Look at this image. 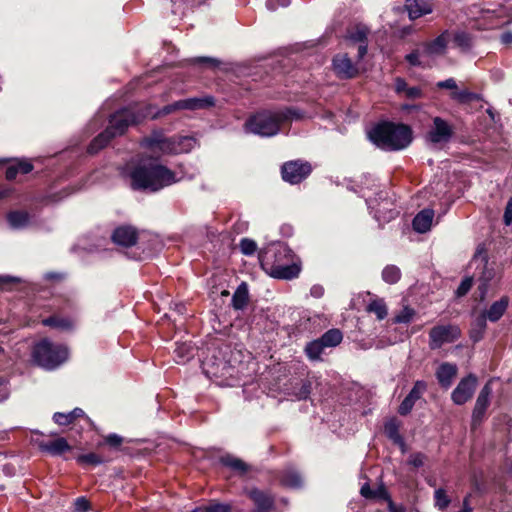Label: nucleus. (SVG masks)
I'll return each mask as SVG.
<instances>
[{"instance_id": "f257e3e1", "label": "nucleus", "mask_w": 512, "mask_h": 512, "mask_svg": "<svg viewBox=\"0 0 512 512\" xmlns=\"http://www.w3.org/2000/svg\"><path fill=\"white\" fill-rule=\"evenodd\" d=\"M133 189L158 191L175 183L174 172L156 162H141L130 174Z\"/></svg>"}, {"instance_id": "f03ea898", "label": "nucleus", "mask_w": 512, "mask_h": 512, "mask_svg": "<svg viewBox=\"0 0 512 512\" xmlns=\"http://www.w3.org/2000/svg\"><path fill=\"white\" fill-rule=\"evenodd\" d=\"M369 138L384 150L396 151L409 146L412 142V130L404 124L384 122L369 132Z\"/></svg>"}, {"instance_id": "7ed1b4c3", "label": "nucleus", "mask_w": 512, "mask_h": 512, "mask_svg": "<svg viewBox=\"0 0 512 512\" xmlns=\"http://www.w3.org/2000/svg\"><path fill=\"white\" fill-rule=\"evenodd\" d=\"M289 117L290 111H262L249 118L245 129L262 137H271L278 133L280 125Z\"/></svg>"}, {"instance_id": "20e7f679", "label": "nucleus", "mask_w": 512, "mask_h": 512, "mask_svg": "<svg viewBox=\"0 0 512 512\" xmlns=\"http://www.w3.org/2000/svg\"><path fill=\"white\" fill-rule=\"evenodd\" d=\"M32 356L37 365L47 370H53L66 361L68 351L66 347L54 345L44 339L34 346Z\"/></svg>"}, {"instance_id": "39448f33", "label": "nucleus", "mask_w": 512, "mask_h": 512, "mask_svg": "<svg viewBox=\"0 0 512 512\" xmlns=\"http://www.w3.org/2000/svg\"><path fill=\"white\" fill-rule=\"evenodd\" d=\"M146 117L155 118L150 107H146L145 111H135L133 108H125L111 116L107 128L110 129L115 136L122 135L129 125L138 123Z\"/></svg>"}, {"instance_id": "423d86ee", "label": "nucleus", "mask_w": 512, "mask_h": 512, "mask_svg": "<svg viewBox=\"0 0 512 512\" xmlns=\"http://www.w3.org/2000/svg\"><path fill=\"white\" fill-rule=\"evenodd\" d=\"M290 256L285 246H279L275 251V261L269 268V275L276 279L291 280L297 278L301 267L297 263H284L282 258Z\"/></svg>"}, {"instance_id": "0eeeda50", "label": "nucleus", "mask_w": 512, "mask_h": 512, "mask_svg": "<svg viewBox=\"0 0 512 512\" xmlns=\"http://www.w3.org/2000/svg\"><path fill=\"white\" fill-rule=\"evenodd\" d=\"M461 336L457 325H436L429 331V347L432 350L441 348L444 344L453 343Z\"/></svg>"}, {"instance_id": "6e6552de", "label": "nucleus", "mask_w": 512, "mask_h": 512, "mask_svg": "<svg viewBox=\"0 0 512 512\" xmlns=\"http://www.w3.org/2000/svg\"><path fill=\"white\" fill-rule=\"evenodd\" d=\"M453 134L454 130L450 123L441 117H434L426 134V141L432 146L443 145L451 140Z\"/></svg>"}, {"instance_id": "1a4fd4ad", "label": "nucleus", "mask_w": 512, "mask_h": 512, "mask_svg": "<svg viewBox=\"0 0 512 512\" xmlns=\"http://www.w3.org/2000/svg\"><path fill=\"white\" fill-rule=\"evenodd\" d=\"M282 178L291 184H297L311 173V165L299 160L290 161L282 166Z\"/></svg>"}, {"instance_id": "9d476101", "label": "nucleus", "mask_w": 512, "mask_h": 512, "mask_svg": "<svg viewBox=\"0 0 512 512\" xmlns=\"http://www.w3.org/2000/svg\"><path fill=\"white\" fill-rule=\"evenodd\" d=\"M477 386V378L470 374L463 378L451 394L452 401L456 405H462L471 399Z\"/></svg>"}, {"instance_id": "9b49d317", "label": "nucleus", "mask_w": 512, "mask_h": 512, "mask_svg": "<svg viewBox=\"0 0 512 512\" xmlns=\"http://www.w3.org/2000/svg\"><path fill=\"white\" fill-rule=\"evenodd\" d=\"M471 263L476 265L477 269H481L478 280L481 282L479 290L481 291V298H483L487 292L488 283L495 276V270L493 267L489 266L488 260L484 255H475Z\"/></svg>"}, {"instance_id": "f8f14e48", "label": "nucleus", "mask_w": 512, "mask_h": 512, "mask_svg": "<svg viewBox=\"0 0 512 512\" xmlns=\"http://www.w3.org/2000/svg\"><path fill=\"white\" fill-rule=\"evenodd\" d=\"M492 394V388L490 385V382L486 383L483 388L481 389L477 399L476 403L473 409L472 413V426L475 427L477 424H479L484 416L485 412L489 406V399Z\"/></svg>"}, {"instance_id": "ddd939ff", "label": "nucleus", "mask_w": 512, "mask_h": 512, "mask_svg": "<svg viewBox=\"0 0 512 512\" xmlns=\"http://www.w3.org/2000/svg\"><path fill=\"white\" fill-rule=\"evenodd\" d=\"M333 69L341 79H351L358 75V68L352 63L347 54H339L333 58Z\"/></svg>"}, {"instance_id": "4468645a", "label": "nucleus", "mask_w": 512, "mask_h": 512, "mask_svg": "<svg viewBox=\"0 0 512 512\" xmlns=\"http://www.w3.org/2000/svg\"><path fill=\"white\" fill-rule=\"evenodd\" d=\"M427 390V384L424 381L418 380L415 382L412 390L409 394L404 398L402 403L398 408V412L401 415H407L413 409V406L417 400H419L422 395Z\"/></svg>"}, {"instance_id": "2eb2a0df", "label": "nucleus", "mask_w": 512, "mask_h": 512, "mask_svg": "<svg viewBox=\"0 0 512 512\" xmlns=\"http://www.w3.org/2000/svg\"><path fill=\"white\" fill-rule=\"evenodd\" d=\"M146 145L151 148V150L156 152H161L164 154H177L176 153V140L174 137L164 138L161 136H152L146 139Z\"/></svg>"}, {"instance_id": "dca6fc26", "label": "nucleus", "mask_w": 512, "mask_h": 512, "mask_svg": "<svg viewBox=\"0 0 512 512\" xmlns=\"http://www.w3.org/2000/svg\"><path fill=\"white\" fill-rule=\"evenodd\" d=\"M112 239L118 245L130 247L136 244L137 231L131 226H121L115 229Z\"/></svg>"}, {"instance_id": "f3484780", "label": "nucleus", "mask_w": 512, "mask_h": 512, "mask_svg": "<svg viewBox=\"0 0 512 512\" xmlns=\"http://www.w3.org/2000/svg\"><path fill=\"white\" fill-rule=\"evenodd\" d=\"M448 32L445 31L431 42H427L423 47V54L427 56H440L446 52L448 44Z\"/></svg>"}, {"instance_id": "a211bd4d", "label": "nucleus", "mask_w": 512, "mask_h": 512, "mask_svg": "<svg viewBox=\"0 0 512 512\" xmlns=\"http://www.w3.org/2000/svg\"><path fill=\"white\" fill-rule=\"evenodd\" d=\"M405 9L409 18L415 20L432 12V5L425 0H406Z\"/></svg>"}, {"instance_id": "6ab92c4d", "label": "nucleus", "mask_w": 512, "mask_h": 512, "mask_svg": "<svg viewBox=\"0 0 512 512\" xmlns=\"http://www.w3.org/2000/svg\"><path fill=\"white\" fill-rule=\"evenodd\" d=\"M248 495L256 505L257 512H268L272 509L274 499L271 495L258 489H251Z\"/></svg>"}, {"instance_id": "aec40b11", "label": "nucleus", "mask_w": 512, "mask_h": 512, "mask_svg": "<svg viewBox=\"0 0 512 512\" xmlns=\"http://www.w3.org/2000/svg\"><path fill=\"white\" fill-rule=\"evenodd\" d=\"M39 448L43 452H47L53 456H58L64 453L65 451H69L71 446L68 444L65 438H57L52 441H41L39 442Z\"/></svg>"}, {"instance_id": "412c9836", "label": "nucleus", "mask_w": 512, "mask_h": 512, "mask_svg": "<svg viewBox=\"0 0 512 512\" xmlns=\"http://www.w3.org/2000/svg\"><path fill=\"white\" fill-rule=\"evenodd\" d=\"M508 305H509V298L507 296H503L499 300L492 303V305L481 314L487 320H489L491 322H496L503 316Z\"/></svg>"}, {"instance_id": "4be33fe9", "label": "nucleus", "mask_w": 512, "mask_h": 512, "mask_svg": "<svg viewBox=\"0 0 512 512\" xmlns=\"http://www.w3.org/2000/svg\"><path fill=\"white\" fill-rule=\"evenodd\" d=\"M434 211L431 209H424L420 211L413 219V228L419 233H425L431 228Z\"/></svg>"}, {"instance_id": "5701e85b", "label": "nucleus", "mask_w": 512, "mask_h": 512, "mask_svg": "<svg viewBox=\"0 0 512 512\" xmlns=\"http://www.w3.org/2000/svg\"><path fill=\"white\" fill-rule=\"evenodd\" d=\"M457 368L450 363H443L436 372V377L441 386L448 388L456 376Z\"/></svg>"}, {"instance_id": "b1692460", "label": "nucleus", "mask_w": 512, "mask_h": 512, "mask_svg": "<svg viewBox=\"0 0 512 512\" xmlns=\"http://www.w3.org/2000/svg\"><path fill=\"white\" fill-rule=\"evenodd\" d=\"M384 432L386 436L391 439L395 444L399 445L402 451H405V443L402 436L399 433V422L397 419L392 418L386 422L384 426Z\"/></svg>"}, {"instance_id": "393cba45", "label": "nucleus", "mask_w": 512, "mask_h": 512, "mask_svg": "<svg viewBox=\"0 0 512 512\" xmlns=\"http://www.w3.org/2000/svg\"><path fill=\"white\" fill-rule=\"evenodd\" d=\"M115 137L110 129H106L104 132L99 134L96 138L93 139L91 144L88 147V152L90 154L97 153L99 150L104 148L110 140Z\"/></svg>"}, {"instance_id": "a878e982", "label": "nucleus", "mask_w": 512, "mask_h": 512, "mask_svg": "<svg viewBox=\"0 0 512 512\" xmlns=\"http://www.w3.org/2000/svg\"><path fill=\"white\" fill-rule=\"evenodd\" d=\"M248 287L245 282H242L236 289L232 297V305L235 309H243L248 302Z\"/></svg>"}, {"instance_id": "bb28decb", "label": "nucleus", "mask_w": 512, "mask_h": 512, "mask_svg": "<svg viewBox=\"0 0 512 512\" xmlns=\"http://www.w3.org/2000/svg\"><path fill=\"white\" fill-rule=\"evenodd\" d=\"M486 326L487 319L482 314L478 315L472 323V327L470 330V338L474 342H478L479 340H481L486 330Z\"/></svg>"}, {"instance_id": "cd10ccee", "label": "nucleus", "mask_w": 512, "mask_h": 512, "mask_svg": "<svg viewBox=\"0 0 512 512\" xmlns=\"http://www.w3.org/2000/svg\"><path fill=\"white\" fill-rule=\"evenodd\" d=\"M450 97L451 99L461 104H467L480 100L479 94L471 92L466 88L459 89L458 87L456 91L451 92Z\"/></svg>"}, {"instance_id": "c85d7f7f", "label": "nucleus", "mask_w": 512, "mask_h": 512, "mask_svg": "<svg viewBox=\"0 0 512 512\" xmlns=\"http://www.w3.org/2000/svg\"><path fill=\"white\" fill-rule=\"evenodd\" d=\"M213 104L214 99L212 97L183 99L184 110H197L212 106Z\"/></svg>"}, {"instance_id": "c756f323", "label": "nucleus", "mask_w": 512, "mask_h": 512, "mask_svg": "<svg viewBox=\"0 0 512 512\" xmlns=\"http://www.w3.org/2000/svg\"><path fill=\"white\" fill-rule=\"evenodd\" d=\"M280 481L283 485L290 488H298L302 485L301 476L294 469L285 470L280 478Z\"/></svg>"}, {"instance_id": "7c9ffc66", "label": "nucleus", "mask_w": 512, "mask_h": 512, "mask_svg": "<svg viewBox=\"0 0 512 512\" xmlns=\"http://www.w3.org/2000/svg\"><path fill=\"white\" fill-rule=\"evenodd\" d=\"M43 325L60 330H69L73 327V322L69 318L60 316H51L42 321Z\"/></svg>"}, {"instance_id": "2f4dec72", "label": "nucleus", "mask_w": 512, "mask_h": 512, "mask_svg": "<svg viewBox=\"0 0 512 512\" xmlns=\"http://www.w3.org/2000/svg\"><path fill=\"white\" fill-rule=\"evenodd\" d=\"M342 333L338 329H330L325 332L319 339L326 348L335 347L342 341Z\"/></svg>"}, {"instance_id": "473e14b6", "label": "nucleus", "mask_w": 512, "mask_h": 512, "mask_svg": "<svg viewBox=\"0 0 512 512\" xmlns=\"http://www.w3.org/2000/svg\"><path fill=\"white\" fill-rule=\"evenodd\" d=\"M325 346L318 338L309 342L305 347V353L310 360H320L321 354L325 350Z\"/></svg>"}, {"instance_id": "72a5a7b5", "label": "nucleus", "mask_w": 512, "mask_h": 512, "mask_svg": "<svg viewBox=\"0 0 512 512\" xmlns=\"http://www.w3.org/2000/svg\"><path fill=\"white\" fill-rule=\"evenodd\" d=\"M367 311L374 313L378 320H383L388 314L387 306L382 299L371 301L367 306Z\"/></svg>"}, {"instance_id": "f704fd0d", "label": "nucleus", "mask_w": 512, "mask_h": 512, "mask_svg": "<svg viewBox=\"0 0 512 512\" xmlns=\"http://www.w3.org/2000/svg\"><path fill=\"white\" fill-rule=\"evenodd\" d=\"M176 140V153L190 152L196 145V140L191 136H178L174 137Z\"/></svg>"}, {"instance_id": "c9c22d12", "label": "nucleus", "mask_w": 512, "mask_h": 512, "mask_svg": "<svg viewBox=\"0 0 512 512\" xmlns=\"http://www.w3.org/2000/svg\"><path fill=\"white\" fill-rule=\"evenodd\" d=\"M8 222L13 228H22L28 223V214L26 212L14 211L8 214Z\"/></svg>"}, {"instance_id": "e433bc0d", "label": "nucleus", "mask_w": 512, "mask_h": 512, "mask_svg": "<svg viewBox=\"0 0 512 512\" xmlns=\"http://www.w3.org/2000/svg\"><path fill=\"white\" fill-rule=\"evenodd\" d=\"M221 463L235 471L244 473L247 471V465L239 458L226 455L221 458Z\"/></svg>"}, {"instance_id": "4c0bfd02", "label": "nucleus", "mask_w": 512, "mask_h": 512, "mask_svg": "<svg viewBox=\"0 0 512 512\" xmlns=\"http://www.w3.org/2000/svg\"><path fill=\"white\" fill-rule=\"evenodd\" d=\"M77 462L84 467L97 466L99 464H102L104 462V459L96 453H88L79 455L77 457Z\"/></svg>"}, {"instance_id": "58836bf2", "label": "nucleus", "mask_w": 512, "mask_h": 512, "mask_svg": "<svg viewBox=\"0 0 512 512\" xmlns=\"http://www.w3.org/2000/svg\"><path fill=\"white\" fill-rule=\"evenodd\" d=\"M400 269L394 265L386 266L382 271V278L389 284H394L400 279Z\"/></svg>"}, {"instance_id": "ea45409f", "label": "nucleus", "mask_w": 512, "mask_h": 512, "mask_svg": "<svg viewBox=\"0 0 512 512\" xmlns=\"http://www.w3.org/2000/svg\"><path fill=\"white\" fill-rule=\"evenodd\" d=\"M454 43L463 50H468L472 46V37L466 32H457L454 35Z\"/></svg>"}, {"instance_id": "a19ab883", "label": "nucleus", "mask_w": 512, "mask_h": 512, "mask_svg": "<svg viewBox=\"0 0 512 512\" xmlns=\"http://www.w3.org/2000/svg\"><path fill=\"white\" fill-rule=\"evenodd\" d=\"M360 493L367 499L387 498L386 491L383 488L374 491L370 488L369 484H364L361 487Z\"/></svg>"}, {"instance_id": "79ce46f5", "label": "nucleus", "mask_w": 512, "mask_h": 512, "mask_svg": "<svg viewBox=\"0 0 512 512\" xmlns=\"http://www.w3.org/2000/svg\"><path fill=\"white\" fill-rule=\"evenodd\" d=\"M416 312L413 308H410L408 306H405L395 317L394 322L395 323H409L413 317L415 316Z\"/></svg>"}, {"instance_id": "37998d69", "label": "nucleus", "mask_w": 512, "mask_h": 512, "mask_svg": "<svg viewBox=\"0 0 512 512\" xmlns=\"http://www.w3.org/2000/svg\"><path fill=\"white\" fill-rule=\"evenodd\" d=\"M434 498H435V505L440 509V510H444L446 509L449 504H450V499L449 497L446 495V492L444 489L440 488V489H437L435 491V494H434Z\"/></svg>"}, {"instance_id": "c03bdc74", "label": "nucleus", "mask_w": 512, "mask_h": 512, "mask_svg": "<svg viewBox=\"0 0 512 512\" xmlns=\"http://www.w3.org/2000/svg\"><path fill=\"white\" fill-rule=\"evenodd\" d=\"M257 249V244L254 240L243 238L240 242V250L244 255H252Z\"/></svg>"}, {"instance_id": "a18cd8bd", "label": "nucleus", "mask_w": 512, "mask_h": 512, "mask_svg": "<svg viewBox=\"0 0 512 512\" xmlns=\"http://www.w3.org/2000/svg\"><path fill=\"white\" fill-rule=\"evenodd\" d=\"M192 512H230V506L224 504H211L205 507H199Z\"/></svg>"}, {"instance_id": "49530a36", "label": "nucleus", "mask_w": 512, "mask_h": 512, "mask_svg": "<svg viewBox=\"0 0 512 512\" xmlns=\"http://www.w3.org/2000/svg\"><path fill=\"white\" fill-rule=\"evenodd\" d=\"M473 285V277H466L462 280L459 287L456 290L457 297L465 296Z\"/></svg>"}, {"instance_id": "de8ad7c7", "label": "nucleus", "mask_w": 512, "mask_h": 512, "mask_svg": "<svg viewBox=\"0 0 512 512\" xmlns=\"http://www.w3.org/2000/svg\"><path fill=\"white\" fill-rule=\"evenodd\" d=\"M177 110H184L183 108V100L176 101L170 105H166L162 108V110L158 113H153L155 117L159 115H167Z\"/></svg>"}, {"instance_id": "09e8293b", "label": "nucleus", "mask_w": 512, "mask_h": 512, "mask_svg": "<svg viewBox=\"0 0 512 512\" xmlns=\"http://www.w3.org/2000/svg\"><path fill=\"white\" fill-rule=\"evenodd\" d=\"M175 354L178 358V362H184L185 358L190 357V347L186 344L178 345L175 349Z\"/></svg>"}, {"instance_id": "8fccbe9b", "label": "nucleus", "mask_w": 512, "mask_h": 512, "mask_svg": "<svg viewBox=\"0 0 512 512\" xmlns=\"http://www.w3.org/2000/svg\"><path fill=\"white\" fill-rule=\"evenodd\" d=\"M53 419L58 425H68L74 421L72 419L70 412L69 413L57 412L54 414Z\"/></svg>"}, {"instance_id": "3c124183", "label": "nucleus", "mask_w": 512, "mask_h": 512, "mask_svg": "<svg viewBox=\"0 0 512 512\" xmlns=\"http://www.w3.org/2000/svg\"><path fill=\"white\" fill-rule=\"evenodd\" d=\"M425 459L426 457L424 454L413 453L410 455L408 463L415 468H419L424 465Z\"/></svg>"}, {"instance_id": "603ef678", "label": "nucleus", "mask_w": 512, "mask_h": 512, "mask_svg": "<svg viewBox=\"0 0 512 512\" xmlns=\"http://www.w3.org/2000/svg\"><path fill=\"white\" fill-rule=\"evenodd\" d=\"M290 4V0H267L266 1V7L271 10L275 11L278 9V7H287Z\"/></svg>"}, {"instance_id": "864d4df0", "label": "nucleus", "mask_w": 512, "mask_h": 512, "mask_svg": "<svg viewBox=\"0 0 512 512\" xmlns=\"http://www.w3.org/2000/svg\"><path fill=\"white\" fill-rule=\"evenodd\" d=\"M437 87L441 89H449L451 92L457 90V83L453 78L446 79L437 83Z\"/></svg>"}, {"instance_id": "5fc2aeb1", "label": "nucleus", "mask_w": 512, "mask_h": 512, "mask_svg": "<svg viewBox=\"0 0 512 512\" xmlns=\"http://www.w3.org/2000/svg\"><path fill=\"white\" fill-rule=\"evenodd\" d=\"M404 96L408 99H418L422 97V91L419 87H408Z\"/></svg>"}, {"instance_id": "6e6d98bb", "label": "nucleus", "mask_w": 512, "mask_h": 512, "mask_svg": "<svg viewBox=\"0 0 512 512\" xmlns=\"http://www.w3.org/2000/svg\"><path fill=\"white\" fill-rule=\"evenodd\" d=\"M89 509V502L84 497H79L75 501V510L77 512H86Z\"/></svg>"}, {"instance_id": "4d7b16f0", "label": "nucleus", "mask_w": 512, "mask_h": 512, "mask_svg": "<svg viewBox=\"0 0 512 512\" xmlns=\"http://www.w3.org/2000/svg\"><path fill=\"white\" fill-rule=\"evenodd\" d=\"M367 29L365 27L357 28L356 32L351 35V38L355 41L364 43L367 39Z\"/></svg>"}, {"instance_id": "13d9d810", "label": "nucleus", "mask_w": 512, "mask_h": 512, "mask_svg": "<svg viewBox=\"0 0 512 512\" xmlns=\"http://www.w3.org/2000/svg\"><path fill=\"white\" fill-rule=\"evenodd\" d=\"M420 52L419 50H415L411 52L410 54L406 55V60L412 65V66H420L421 62L419 60Z\"/></svg>"}, {"instance_id": "bf43d9fd", "label": "nucleus", "mask_w": 512, "mask_h": 512, "mask_svg": "<svg viewBox=\"0 0 512 512\" xmlns=\"http://www.w3.org/2000/svg\"><path fill=\"white\" fill-rule=\"evenodd\" d=\"M504 222L506 225L512 224V197L508 200L505 213H504Z\"/></svg>"}, {"instance_id": "052dcab7", "label": "nucleus", "mask_w": 512, "mask_h": 512, "mask_svg": "<svg viewBox=\"0 0 512 512\" xmlns=\"http://www.w3.org/2000/svg\"><path fill=\"white\" fill-rule=\"evenodd\" d=\"M16 167L18 168V172L22 174H27L32 171L33 165L30 162L27 161H20L16 164Z\"/></svg>"}, {"instance_id": "680f3d73", "label": "nucleus", "mask_w": 512, "mask_h": 512, "mask_svg": "<svg viewBox=\"0 0 512 512\" xmlns=\"http://www.w3.org/2000/svg\"><path fill=\"white\" fill-rule=\"evenodd\" d=\"M105 440H106L107 444L114 446V447L121 445V443L123 441L122 437H120L117 434H110L105 438Z\"/></svg>"}, {"instance_id": "e2e57ef3", "label": "nucleus", "mask_w": 512, "mask_h": 512, "mask_svg": "<svg viewBox=\"0 0 512 512\" xmlns=\"http://www.w3.org/2000/svg\"><path fill=\"white\" fill-rule=\"evenodd\" d=\"M408 89V85L406 81L402 78H397L395 80V91L399 94H404Z\"/></svg>"}, {"instance_id": "0e129e2a", "label": "nucleus", "mask_w": 512, "mask_h": 512, "mask_svg": "<svg viewBox=\"0 0 512 512\" xmlns=\"http://www.w3.org/2000/svg\"><path fill=\"white\" fill-rule=\"evenodd\" d=\"M310 295L314 298H321L324 295L323 286L319 284L313 285L310 289Z\"/></svg>"}, {"instance_id": "69168bd1", "label": "nucleus", "mask_w": 512, "mask_h": 512, "mask_svg": "<svg viewBox=\"0 0 512 512\" xmlns=\"http://www.w3.org/2000/svg\"><path fill=\"white\" fill-rule=\"evenodd\" d=\"M310 394V384L308 383H302L301 389L299 393L297 394V397L299 399H305Z\"/></svg>"}, {"instance_id": "338daca9", "label": "nucleus", "mask_w": 512, "mask_h": 512, "mask_svg": "<svg viewBox=\"0 0 512 512\" xmlns=\"http://www.w3.org/2000/svg\"><path fill=\"white\" fill-rule=\"evenodd\" d=\"M18 173L19 172H18V168L16 167V165L10 166L6 170V178L8 180H13V179H15V177L17 176Z\"/></svg>"}, {"instance_id": "774afa93", "label": "nucleus", "mask_w": 512, "mask_h": 512, "mask_svg": "<svg viewBox=\"0 0 512 512\" xmlns=\"http://www.w3.org/2000/svg\"><path fill=\"white\" fill-rule=\"evenodd\" d=\"M501 41L503 44L510 45L512 44V32H505L501 36Z\"/></svg>"}]
</instances>
